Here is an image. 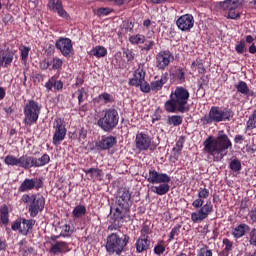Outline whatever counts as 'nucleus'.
Here are the masks:
<instances>
[{"label": "nucleus", "mask_w": 256, "mask_h": 256, "mask_svg": "<svg viewBox=\"0 0 256 256\" xmlns=\"http://www.w3.org/2000/svg\"><path fill=\"white\" fill-rule=\"evenodd\" d=\"M117 145V137L115 136H102L96 143V147L99 151H109L112 147Z\"/></svg>", "instance_id": "obj_18"}, {"label": "nucleus", "mask_w": 256, "mask_h": 256, "mask_svg": "<svg viewBox=\"0 0 256 256\" xmlns=\"http://www.w3.org/2000/svg\"><path fill=\"white\" fill-rule=\"evenodd\" d=\"M0 220L3 225H8L9 223V207L7 205H2L0 208Z\"/></svg>", "instance_id": "obj_34"}, {"label": "nucleus", "mask_w": 256, "mask_h": 256, "mask_svg": "<svg viewBox=\"0 0 256 256\" xmlns=\"http://www.w3.org/2000/svg\"><path fill=\"white\" fill-rule=\"evenodd\" d=\"M19 167L22 169H32L34 167V157L27 154L19 157Z\"/></svg>", "instance_id": "obj_25"}, {"label": "nucleus", "mask_w": 256, "mask_h": 256, "mask_svg": "<svg viewBox=\"0 0 256 256\" xmlns=\"http://www.w3.org/2000/svg\"><path fill=\"white\" fill-rule=\"evenodd\" d=\"M69 251H71L69 245L67 242L63 241H58L50 247V253H52V255H61V253H67Z\"/></svg>", "instance_id": "obj_23"}, {"label": "nucleus", "mask_w": 256, "mask_h": 256, "mask_svg": "<svg viewBox=\"0 0 256 256\" xmlns=\"http://www.w3.org/2000/svg\"><path fill=\"white\" fill-rule=\"evenodd\" d=\"M235 50L237 53H239L240 55L243 54L244 51H247V47L245 45V41L241 40L236 46H235Z\"/></svg>", "instance_id": "obj_51"}, {"label": "nucleus", "mask_w": 256, "mask_h": 256, "mask_svg": "<svg viewBox=\"0 0 256 256\" xmlns=\"http://www.w3.org/2000/svg\"><path fill=\"white\" fill-rule=\"evenodd\" d=\"M73 234V231H71V226L69 224H64L62 226V230L60 233V236L62 237H70Z\"/></svg>", "instance_id": "obj_46"}, {"label": "nucleus", "mask_w": 256, "mask_h": 256, "mask_svg": "<svg viewBox=\"0 0 256 256\" xmlns=\"http://www.w3.org/2000/svg\"><path fill=\"white\" fill-rule=\"evenodd\" d=\"M138 87H140V91H142V93H149L151 91V84L149 85L145 80L138 84Z\"/></svg>", "instance_id": "obj_54"}, {"label": "nucleus", "mask_w": 256, "mask_h": 256, "mask_svg": "<svg viewBox=\"0 0 256 256\" xmlns=\"http://www.w3.org/2000/svg\"><path fill=\"white\" fill-rule=\"evenodd\" d=\"M89 55L91 57H97V59H101V57H105L107 55V48L103 46H96L90 50Z\"/></svg>", "instance_id": "obj_30"}, {"label": "nucleus", "mask_w": 256, "mask_h": 256, "mask_svg": "<svg viewBox=\"0 0 256 256\" xmlns=\"http://www.w3.org/2000/svg\"><path fill=\"white\" fill-rule=\"evenodd\" d=\"M213 211V204L211 200L206 201L205 205L199 208L198 211L193 212L191 214V221L194 223H201V221H205L209 215H211Z\"/></svg>", "instance_id": "obj_13"}, {"label": "nucleus", "mask_w": 256, "mask_h": 256, "mask_svg": "<svg viewBox=\"0 0 256 256\" xmlns=\"http://www.w3.org/2000/svg\"><path fill=\"white\" fill-rule=\"evenodd\" d=\"M183 123V116L179 115H172L169 116L167 119L168 125H173L174 127H179Z\"/></svg>", "instance_id": "obj_36"}, {"label": "nucleus", "mask_w": 256, "mask_h": 256, "mask_svg": "<svg viewBox=\"0 0 256 256\" xmlns=\"http://www.w3.org/2000/svg\"><path fill=\"white\" fill-rule=\"evenodd\" d=\"M110 13H113V9L106 7V8H99L97 10L98 17H105L109 15Z\"/></svg>", "instance_id": "obj_48"}, {"label": "nucleus", "mask_w": 256, "mask_h": 256, "mask_svg": "<svg viewBox=\"0 0 256 256\" xmlns=\"http://www.w3.org/2000/svg\"><path fill=\"white\" fill-rule=\"evenodd\" d=\"M251 231V227L249 225L242 223L233 229L232 235L234 239H241V237H245V234Z\"/></svg>", "instance_id": "obj_24"}, {"label": "nucleus", "mask_w": 256, "mask_h": 256, "mask_svg": "<svg viewBox=\"0 0 256 256\" xmlns=\"http://www.w3.org/2000/svg\"><path fill=\"white\" fill-rule=\"evenodd\" d=\"M49 161H51V157L48 154H43L40 158L34 157V167H45Z\"/></svg>", "instance_id": "obj_33"}, {"label": "nucleus", "mask_w": 256, "mask_h": 256, "mask_svg": "<svg viewBox=\"0 0 256 256\" xmlns=\"http://www.w3.org/2000/svg\"><path fill=\"white\" fill-rule=\"evenodd\" d=\"M204 203H205V200H203L202 198H199L198 196V198L192 202V206L194 207V209H201Z\"/></svg>", "instance_id": "obj_57"}, {"label": "nucleus", "mask_w": 256, "mask_h": 256, "mask_svg": "<svg viewBox=\"0 0 256 256\" xmlns=\"http://www.w3.org/2000/svg\"><path fill=\"white\" fill-rule=\"evenodd\" d=\"M129 42L131 45H143L145 43V35L136 34L129 37Z\"/></svg>", "instance_id": "obj_35"}, {"label": "nucleus", "mask_w": 256, "mask_h": 256, "mask_svg": "<svg viewBox=\"0 0 256 256\" xmlns=\"http://www.w3.org/2000/svg\"><path fill=\"white\" fill-rule=\"evenodd\" d=\"M204 151L209 155H219L227 149L233 147V143L229 139V136L225 134V131L221 130L218 132L217 138L209 136L203 143Z\"/></svg>", "instance_id": "obj_3"}, {"label": "nucleus", "mask_w": 256, "mask_h": 256, "mask_svg": "<svg viewBox=\"0 0 256 256\" xmlns=\"http://www.w3.org/2000/svg\"><path fill=\"white\" fill-rule=\"evenodd\" d=\"M176 25L180 31H190L195 25V18L191 14H185L178 18Z\"/></svg>", "instance_id": "obj_17"}, {"label": "nucleus", "mask_w": 256, "mask_h": 256, "mask_svg": "<svg viewBox=\"0 0 256 256\" xmlns=\"http://www.w3.org/2000/svg\"><path fill=\"white\" fill-rule=\"evenodd\" d=\"M236 89L238 93H241L242 95H249V86H247L246 82L239 81L236 85Z\"/></svg>", "instance_id": "obj_40"}, {"label": "nucleus", "mask_w": 256, "mask_h": 256, "mask_svg": "<svg viewBox=\"0 0 256 256\" xmlns=\"http://www.w3.org/2000/svg\"><path fill=\"white\" fill-rule=\"evenodd\" d=\"M54 135L52 139L53 145L59 147L61 142L65 140L67 136V128L65 127V121L61 118H55L53 122Z\"/></svg>", "instance_id": "obj_8"}, {"label": "nucleus", "mask_w": 256, "mask_h": 256, "mask_svg": "<svg viewBox=\"0 0 256 256\" xmlns=\"http://www.w3.org/2000/svg\"><path fill=\"white\" fill-rule=\"evenodd\" d=\"M55 47L60 53L63 55V57H66V59H69L70 57H73V41L70 38L67 37H60L55 42Z\"/></svg>", "instance_id": "obj_12"}, {"label": "nucleus", "mask_w": 256, "mask_h": 256, "mask_svg": "<svg viewBox=\"0 0 256 256\" xmlns=\"http://www.w3.org/2000/svg\"><path fill=\"white\" fill-rule=\"evenodd\" d=\"M145 81V71L137 70L134 73V78L130 80L131 85L134 87H139V84Z\"/></svg>", "instance_id": "obj_29"}, {"label": "nucleus", "mask_w": 256, "mask_h": 256, "mask_svg": "<svg viewBox=\"0 0 256 256\" xmlns=\"http://www.w3.org/2000/svg\"><path fill=\"white\" fill-rule=\"evenodd\" d=\"M169 183H160L159 186H152L151 191L152 193H156V195H167L169 193Z\"/></svg>", "instance_id": "obj_27"}, {"label": "nucleus", "mask_w": 256, "mask_h": 256, "mask_svg": "<svg viewBox=\"0 0 256 256\" xmlns=\"http://www.w3.org/2000/svg\"><path fill=\"white\" fill-rule=\"evenodd\" d=\"M175 77L176 79H178V81H185V72L183 71V69H178Z\"/></svg>", "instance_id": "obj_62"}, {"label": "nucleus", "mask_w": 256, "mask_h": 256, "mask_svg": "<svg viewBox=\"0 0 256 256\" xmlns=\"http://www.w3.org/2000/svg\"><path fill=\"white\" fill-rule=\"evenodd\" d=\"M131 205H133L131 192H129L128 188H119L116 193L115 203L111 207L115 225L125 223V221H131Z\"/></svg>", "instance_id": "obj_1"}, {"label": "nucleus", "mask_w": 256, "mask_h": 256, "mask_svg": "<svg viewBox=\"0 0 256 256\" xmlns=\"http://www.w3.org/2000/svg\"><path fill=\"white\" fill-rule=\"evenodd\" d=\"M78 95V104L81 105L85 99H87V91H85V88H81L77 90Z\"/></svg>", "instance_id": "obj_47"}, {"label": "nucleus", "mask_w": 256, "mask_h": 256, "mask_svg": "<svg viewBox=\"0 0 256 256\" xmlns=\"http://www.w3.org/2000/svg\"><path fill=\"white\" fill-rule=\"evenodd\" d=\"M147 181L148 183H152V185H159L160 183H171V176H168L167 173H159L155 169H150Z\"/></svg>", "instance_id": "obj_16"}, {"label": "nucleus", "mask_w": 256, "mask_h": 256, "mask_svg": "<svg viewBox=\"0 0 256 256\" xmlns=\"http://www.w3.org/2000/svg\"><path fill=\"white\" fill-rule=\"evenodd\" d=\"M48 7L50 11L58 13L59 17L63 19H70L69 14L63 9V2L61 0H49Z\"/></svg>", "instance_id": "obj_20"}, {"label": "nucleus", "mask_w": 256, "mask_h": 256, "mask_svg": "<svg viewBox=\"0 0 256 256\" xmlns=\"http://www.w3.org/2000/svg\"><path fill=\"white\" fill-rule=\"evenodd\" d=\"M129 235L119 234L117 232L111 233L106 238V251L109 255L121 256L125 253L127 245H129Z\"/></svg>", "instance_id": "obj_4"}, {"label": "nucleus", "mask_w": 256, "mask_h": 256, "mask_svg": "<svg viewBox=\"0 0 256 256\" xmlns=\"http://www.w3.org/2000/svg\"><path fill=\"white\" fill-rule=\"evenodd\" d=\"M223 245H225L224 251H226V253H229V251H233V242H231V240L224 238Z\"/></svg>", "instance_id": "obj_56"}, {"label": "nucleus", "mask_w": 256, "mask_h": 256, "mask_svg": "<svg viewBox=\"0 0 256 256\" xmlns=\"http://www.w3.org/2000/svg\"><path fill=\"white\" fill-rule=\"evenodd\" d=\"M33 251H35V249L33 247H22L20 248V253H22V255L24 256H28V255H32Z\"/></svg>", "instance_id": "obj_58"}, {"label": "nucleus", "mask_w": 256, "mask_h": 256, "mask_svg": "<svg viewBox=\"0 0 256 256\" xmlns=\"http://www.w3.org/2000/svg\"><path fill=\"white\" fill-rule=\"evenodd\" d=\"M138 151H147L151 147V137L143 132L138 133L135 139Z\"/></svg>", "instance_id": "obj_19"}, {"label": "nucleus", "mask_w": 256, "mask_h": 256, "mask_svg": "<svg viewBox=\"0 0 256 256\" xmlns=\"http://www.w3.org/2000/svg\"><path fill=\"white\" fill-rule=\"evenodd\" d=\"M151 233V228L147 224H144L141 229V238L149 239V234Z\"/></svg>", "instance_id": "obj_50"}, {"label": "nucleus", "mask_w": 256, "mask_h": 256, "mask_svg": "<svg viewBox=\"0 0 256 256\" xmlns=\"http://www.w3.org/2000/svg\"><path fill=\"white\" fill-rule=\"evenodd\" d=\"M192 69H195L200 74H203L206 71L205 66H203V62L198 61V60L192 62Z\"/></svg>", "instance_id": "obj_45"}, {"label": "nucleus", "mask_w": 256, "mask_h": 256, "mask_svg": "<svg viewBox=\"0 0 256 256\" xmlns=\"http://www.w3.org/2000/svg\"><path fill=\"white\" fill-rule=\"evenodd\" d=\"M29 51H31V48L27 46H22L20 48V54H21V59L23 63H27V59H29Z\"/></svg>", "instance_id": "obj_44"}, {"label": "nucleus", "mask_w": 256, "mask_h": 256, "mask_svg": "<svg viewBox=\"0 0 256 256\" xmlns=\"http://www.w3.org/2000/svg\"><path fill=\"white\" fill-rule=\"evenodd\" d=\"M4 163L10 167H19V158L13 155H7L4 159Z\"/></svg>", "instance_id": "obj_38"}, {"label": "nucleus", "mask_w": 256, "mask_h": 256, "mask_svg": "<svg viewBox=\"0 0 256 256\" xmlns=\"http://www.w3.org/2000/svg\"><path fill=\"white\" fill-rule=\"evenodd\" d=\"M44 87L46 88V91H53L54 93H57V91H63V81L57 80V77L52 76L45 83Z\"/></svg>", "instance_id": "obj_22"}, {"label": "nucleus", "mask_w": 256, "mask_h": 256, "mask_svg": "<svg viewBox=\"0 0 256 256\" xmlns=\"http://www.w3.org/2000/svg\"><path fill=\"white\" fill-rule=\"evenodd\" d=\"M233 117V110L231 108H224L221 110L219 106H212L208 115L200 119L202 125H211V123H221L223 121H231Z\"/></svg>", "instance_id": "obj_5"}, {"label": "nucleus", "mask_w": 256, "mask_h": 256, "mask_svg": "<svg viewBox=\"0 0 256 256\" xmlns=\"http://www.w3.org/2000/svg\"><path fill=\"white\" fill-rule=\"evenodd\" d=\"M86 175H90L91 179H97V181H103V170L99 168H90L83 170Z\"/></svg>", "instance_id": "obj_28"}, {"label": "nucleus", "mask_w": 256, "mask_h": 256, "mask_svg": "<svg viewBox=\"0 0 256 256\" xmlns=\"http://www.w3.org/2000/svg\"><path fill=\"white\" fill-rule=\"evenodd\" d=\"M98 99L104 101L105 105H107V103H113L115 101V96L104 92L98 96Z\"/></svg>", "instance_id": "obj_41"}, {"label": "nucleus", "mask_w": 256, "mask_h": 256, "mask_svg": "<svg viewBox=\"0 0 256 256\" xmlns=\"http://www.w3.org/2000/svg\"><path fill=\"white\" fill-rule=\"evenodd\" d=\"M250 245L256 247V229L253 228L250 232Z\"/></svg>", "instance_id": "obj_61"}, {"label": "nucleus", "mask_w": 256, "mask_h": 256, "mask_svg": "<svg viewBox=\"0 0 256 256\" xmlns=\"http://www.w3.org/2000/svg\"><path fill=\"white\" fill-rule=\"evenodd\" d=\"M180 230H181V225L175 226V227L171 230V232H170L168 241H173V239H175V237H176L177 235H179Z\"/></svg>", "instance_id": "obj_49"}, {"label": "nucleus", "mask_w": 256, "mask_h": 256, "mask_svg": "<svg viewBox=\"0 0 256 256\" xmlns=\"http://www.w3.org/2000/svg\"><path fill=\"white\" fill-rule=\"evenodd\" d=\"M125 57L127 59V63H133L135 59V54L133 53V50L131 49H126L124 51Z\"/></svg>", "instance_id": "obj_53"}, {"label": "nucleus", "mask_w": 256, "mask_h": 256, "mask_svg": "<svg viewBox=\"0 0 256 256\" xmlns=\"http://www.w3.org/2000/svg\"><path fill=\"white\" fill-rule=\"evenodd\" d=\"M189 90L183 86L175 88L174 92L171 93L170 99L165 102L164 109L167 113H187L189 111Z\"/></svg>", "instance_id": "obj_2"}, {"label": "nucleus", "mask_w": 256, "mask_h": 256, "mask_svg": "<svg viewBox=\"0 0 256 256\" xmlns=\"http://www.w3.org/2000/svg\"><path fill=\"white\" fill-rule=\"evenodd\" d=\"M39 115H41V105L35 100H28L24 106V125L26 127L35 125L39 121Z\"/></svg>", "instance_id": "obj_7"}, {"label": "nucleus", "mask_w": 256, "mask_h": 256, "mask_svg": "<svg viewBox=\"0 0 256 256\" xmlns=\"http://www.w3.org/2000/svg\"><path fill=\"white\" fill-rule=\"evenodd\" d=\"M154 253L156 255H163L165 253V248L163 245H160V244H157L155 247H154Z\"/></svg>", "instance_id": "obj_60"}, {"label": "nucleus", "mask_w": 256, "mask_h": 256, "mask_svg": "<svg viewBox=\"0 0 256 256\" xmlns=\"http://www.w3.org/2000/svg\"><path fill=\"white\" fill-rule=\"evenodd\" d=\"M150 244L151 242L149 241V238L139 237L135 243L136 253H143L144 251H147V249H149Z\"/></svg>", "instance_id": "obj_26"}, {"label": "nucleus", "mask_w": 256, "mask_h": 256, "mask_svg": "<svg viewBox=\"0 0 256 256\" xmlns=\"http://www.w3.org/2000/svg\"><path fill=\"white\" fill-rule=\"evenodd\" d=\"M198 197L205 201L209 197V189L207 188H200L198 191Z\"/></svg>", "instance_id": "obj_55"}, {"label": "nucleus", "mask_w": 256, "mask_h": 256, "mask_svg": "<svg viewBox=\"0 0 256 256\" xmlns=\"http://www.w3.org/2000/svg\"><path fill=\"white\" fill-rule=\"evenodd\" d=\"M21 201L25 203L26 205H31V201H33V194H23L21 197Z\"/></svg>", "instance_id": "obj_59"}, {"label": "nucleus", "mask_w": 256, "mask_h": 256, "mask_svg": "<svg viewBox=\"0 0 256 256\" xmlns=\"http://www.w3.org/2000/svg\"><path fill=\"white\" fill-rule=\"evenodd\" d=\"M45 209V197L41 194H32V201L28 205L30 217H37Z\"/></svg>", "instance_id": "obj_11"}, {"label": "nucleus", "mask_w": 256, "mask_h": 256, "mask_svg": "<svg viewBox=\"0 0 256 256\" xmlns=\"http://www.w3.org/2000/svg\"><path fill=\"white\" fill-rule=\"evenodd\" d=\"M37 221L35 219L18 218L12 224V231H19L21 235L27 236L29 233H33V227H35Z\"/></svg>", "instance_id": "obj_9"}, {"label": "nucleus", "mask_w": 256, "mask_h": 256, "mask_svg": "<svg viewBox=\"0 0 256 256\" xmlns=\"http://www.w3.org/2000/svg\"><path fill=\"white\" fill-rule=\"evenodd\" d=\"M81 139H87V130L85 128L79 130V141H81Z\"/></svg>", "instance_id": "obj_63"}, {"label": "nucleus", "mask_w": 256, "mask_h": 256, "mask_svg": "<svg viewBox=\"0 0 256 256\" xmlns=\"http://www.w3.org/2000/svg\"><path fill=\"white\" fill-rule=\"evenodd\" d=\"M15 53L9 48L0 49V67H9L13 63V57Z\"/></svg>", "instance_id": "obj_21"}, {"label": "nucleus", "mask_w": 256, "mask_h": 256, "mask_svg": "<svg viewBox=\"0 0 256 256\" xmlns=\"http://www.w3.org/2000/svg\"><path fill=\"white\" fill-rule=\"evenodd\" d=\"M62 68H63V60H61V58L54 57L52 60V69L54 71H60V69Z\"/></svg>", "instance_id": "obj_43"}, {"label": "nucleus", "mask_w": 256, "mask_h": 256, "mask_svg": "<svg viewBox=\"0 0 256 256\" xmlns=\"http://www.w3.org/2000/svg\"><path fill=\"white\" fill-rule=\"evenodd\" d=\"M39 191L43 189V178H26L18 187L19 193H28V191Z\"/></svg>", "instance_id": "obj_14"}, {"label": "nucleus", "mask_w": 256, "mask_h": 256, "mask_svg": "<svg viewBox=\"0 0 256 256\" xmlns=\"http://www.w3.org/2000/svg\"><path fill=\"white\" fill-rule=\"evenodd\" d=\"M175 57L173 56V53H171L169 50H163L160 51L156 55V67L160 71H165L167 69V66L170 65L171 61H173Z\"/></svg>", "instance_id": "obj_15"}, {"label": "nucleus", "mask_w": 256, "mask_h": 256, "mask_svg": "<svg viewBox=\"0 0 256 256\" xmlns=\"http://www.w3.org/2000/svg\"><path fill=\"white\" fill-rule=\"evenodd\" d=\"M86 214L87 208L85 207V205H77L72 211L74 219H81V217H85Z\"/></svg>", "instance_id": "obj_31"}, {"label": "nucleus", "mask_w": 256, "mask_h": 256, "mask_svg": "<svg viewBox=\"0 0 256 256\" xmlns=\"http://www.w3.org/2000/svg\"><path fill=\"white\" fill-rule=\"evenodd\" d=\"M229 169L233 171L234 173H239L241 171L242 166H241V160L234 158L229 162Z\"/></svg>", "instance_id": "obj_37"}, {"label": "nucleus", "mask_w": 256, "mask_h": 256, "mask_svg": "<svg viewBox=\"0 0 256 256\" xmlns=\"http://www.w3.org/2000/svg\"><path fill=\"white\" fill-rule=\"evenodd\" d=\"M219 5L223 11H228L227 19H239L241 17L237 9L243 6V0H225Z\"/></svg>", "instance_id": "obj_10"}, {"label": "nucleus", "mask_w": 256, "mask_h": 256, "mask_svg": "<svg viewBox=\"0 0 256 256\" xmlns=\"http://www.w3.org/2000/svg\"><path fill=\"white\" fill-rule=\"evenodd\" d=\"M246 127L249 131L256 129V109L249 116L248 121L246 122Z\"/></svg>", "instance_id": "obj_39"}, {"label": "nucleus", "mask_w": 256, "mask_h": 256, "mask_svg": "<svg viewBox=\"0 0 256 256\" xmlns=\"http://www.w3.org/2000/svg\"><path fill=\"white\" fill-rule=\"evenodd\" d=\"M133 27H134L133 22L127 21V22L124 23V29L126 31H128L129 33H131V31H133Z\"/></svg>", "instance_id": "obj_64"}, {"label": "nucleus", "mask_w": 256, "mask_h": 256, "mask_svg": "<svg viewBox=\"0 0 256 256\" xmlns=\"http://www.w3.org/2000/svg\"><path fill=\"white\" fill-rule=\"evenodd\" d=\"M197 256H213V251H211L209 247L205 246L199 250Z\"/></svg>", "instance_id": "obj_52"}, {"label": "nucleus", "mask_w": 256, "mask_h": 256, "mask_svg": "<svg viewBox=\"0 0 256 256\" xmlns=\"http://www.w3.org/2000/svg\"><path fill=\"white\" fill-rule=\"evenodd\" d=\"M167 83V76H161L159 80H156L154 82H151V90L152 91H161L163 89V86Z\"/></svg>", "instance_id": "obj_32"}, {"label": "nucleus", "mask_w": 256, "mask_h": 256, "mask_svg": "<svg viewBox=\"0 0 256 256\" xmlns=\"http://www.w3.org/2000/svg\"><path fill=\"white\" fill-rule=\"evenodd\" d=\"M99 128L105 133H111L119 125V112L115 108H108L103 111L102 117L97 121Z\"/></svg>", "instance_id": "obj_6"}, {"label": "nucleus", "mask_w": 256, "mask_h": 256, "mask_svg": "<svg viewBox=\"0 0 256 256\" xmlns=\"http://www.w3.org/2000/svg\"><path fill=\"white\" fill-rule=\"evenodd\" d=\"M153 47H155V41L148 40L145 41L144 45L140 47V50L142 51V53H149V51H151Z\"/></svg>", "instance_id": "obj_42"}]
</instances>
